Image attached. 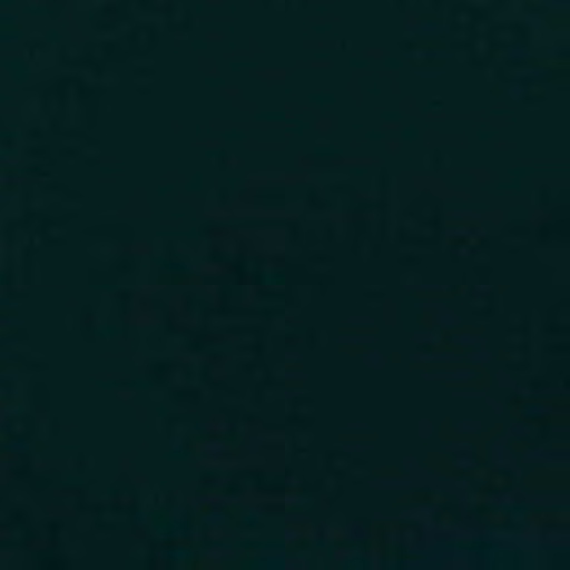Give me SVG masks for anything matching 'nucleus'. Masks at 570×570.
<instances>
[{"label":"nucleus","mask_w":570,"mask_h":570,"mask_svg":"<svg viewBox=\"0 0 570 570\" xmlns=\"http://www.w3.org/2000/svg\"><path fill=\"white\" fill-rule=\"evenodd\" d=\"M4 360V345H2V361ZM12 394H4V370L2 368V432L4 431V413L8 396ZM4 451V438L2 436V452ZM4 473V460L2 459V474ZM4 530V480L2 479V531ZM1 570H11L9 561L4 552V534L2 533V567Z\"/></svg>","instance_id":"1"},{"label":"nucleus","mask_w":570,"mask_h":570,"mask_svg":"<svg viewBox=\"0 0 570 570\" xmlns=\"http://www.w3.org/2000/svg\"><path fill=\"white\" fill-rule=\"evenodd\" d=\"M170 556H173V557H180L181 552L180 551H173V552H170Z\"/></svg>","instance_id":"2"}]
</instances>
